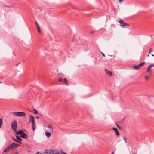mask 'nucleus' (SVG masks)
<instances>
[{"mask_svg":"<svg viewBox=\"0 0 154 154\" xmlns=\"http://www.w3.org/2000/svg\"><path fill=\"white\" fill-rule=\"evenodd\" d=\"M20 144H17L13 142V143L10 145L8 147H6L3 151L4 153L8 152L20 146Z\"/></svg>","mask_w":154,"mask_h":154,"instance_id":"obj_1","label":"nucleus"},{"mask_svg":"<svg viewBox=\"0 0 154 154\" xmlns=\"http://www.w3.org/2000/svg\"><path fill=\"white\" fill-rule=\"evenodd\" d=\"M58 81L59 82H62L63 84L66 85H69L68 81L66 78H64L63 80L62 77H60L58 79Z\"/></svg>","mask_w":154,"mask_h":154,"instance_id":"obj_2","label":"nucleus"},{"mask_svg":"<svg viewBox=\"0 0 154 154\" xmlns=\"http://www.w3.org/2000/svg\"><path fill=\"white\" fill-rule=\"evenodd\" d=\"M13 114L17 116H26V113L24 112H13Z\"/></svg>","mask_w":154,"mask_h":154,"instance_id":"obj_3","label":"nucleus"},{"mask_svg":"<svg viewBox=\"0 0 154 154\" xmlns=\"http://www.w3.org/2000/svg\"><path fill=\"white\" fill-rule=\"evenodd\" d=\"M17 121L15 120L12 122L11 124L12 129L14 131H16L17 130Z\"/></svg>","mask_w":154,"mask_h":154,"instance_id":"obj_4","label":"nucleus"},{"mask_svg":"<svg viewBox=\"0 0 154 154\" xmlns=\"http://www.w3.org/2000/svg\"><path fill=\"white\" fill-rule=\"evenodd\" d=\"M119 22L120 23L121 26L122 27H124L125 26L127 27L129 26V25L128 23H124V21L121 19L119 21Z\"/></svg>","mask_w":154,"mask_h":154,"instance_id":"obj_5","label":"nucleus"},{"mask_svg":"<svg viewBox=\"0 0 154 154\" xmlns=\"http://www.w3.org/2000/svg\"><path fill=\"white\" fill-rule=\"evenodd\" d=\"M145 63V62H143L137 66H134L133 67L134 69H139V67L143 66Z\"/></svg>","mask_w":154,"mask_h":154,"instance_id":"obj_6","label":"nucleus"},{"mask_svg":"<svg viewBox=\"0 0 154 154\" xmlns=\"http://www.w3.org/2000/svg\"><path fill=\"white\" fill-rule=\"evenodd\" d=\"M53 154H67V153L64 152L62 150H61V151L60 152L54 150H53Z\"/></svg>","mask_w":154,"mask_h":154,"instance_id":"obj_7","label":"nucleus"},{"mask_svg":"<svg viewBox=\"0 0 154 154\" xmlns=\"http://www.w3.org/2000/svg\"><path fill=\"white\" fill-rule=\"evenodd\" d=\"M20 137L23 138L27 139L28 136L26 134L23 132L22 134L20 136Z\"/></svg>","mask_w":154,"mask_h":154,"instance_id":"obj_8","label":"nucleus"},{"mask_svg":"<svg viewBox=\"0 0 154 154\" xmlns=\"http://www.w3.org/2000/svg\"><path fill=\"white\" fill-rule=\"evenodd\" d=\"M30 118V121H31L32 124H35L34 118L33 116L31 115L29 116Z\"/></svg>","mask_w":154,"mask_h":154,"instance_id":"obj_9","label":"nucleus"},{"mask_svg":"<svg viewBox=\"0 0 154 154\" xmlns=\"http://www.w3.org/2000/svg\"><path fill=\"white\" fill-rule=\"evenodd\" d=\"M105 71L106 74L110 76H112V73L111 72L108 70L107 69H105Z\"/></svg>","mask_w":154,"mask_h":154,"instance_id":"obj_10","label":"nucleus"},{"mask_svg":"<svg viewBox=\"0 0 154 154\" xmlns=\"http://www.w3.org/2000/svg\"><path fill=\"white\" fill-rule=\"evenodd\" d=\"M112 129L116 133V135L118 136H119V134L118 132V131L117 130V129L115 128H112Z\"/></svg>","mask_w":154,"mask_h":154,"instance_id":"obj_11","label":"nucleus"},{"mask_svg":"<svg viewBox=\"0 0 154 154\" xmlns=\"http://www.w3.org/2000/svg\"><path fill=\"white\" fill-rule=\"evenodd\" d=\"M45 152L46 154H53V150H47L45 151Z\"/></svg>","mask_w":154,"mask_h":154,"instance_id":"obj_12","label":"nucleus"},{"mask_svg":"<svg viewBox=\"0 0 154 154\" xmlns=\"http://www.w3.org/2000/svg\"><path fill=\"white\" fill-rule=\"evenodd\" d=\"M23 132V131L20 130L18 131H16V133L17 134H20L21 135L22 134Z\"/></svg>","mask_w":154,"mask_h":154,"instance_id":"obj_13","label":"nucleus"},{"mask_svg":"<svg viewBox=\"0 0 154 154\" xmlns=\"http://www.w3.org/2000/svg\"><path fill=\"white\" fill-rule=\"evenodd\" d=\"M45 134L47 136H48V137H50L51 135V133L48 131L46 132L45 133Z\"/></svg>","mask_w":154,"mask_h":154,"instance_id":"obj_14","label":"nucleus"},{"mask_svg":"<svg viewBox=\"0 0 154 154\" xmlns=\"http://www.w3.org/2000/svg\"><path fill=\"white\" fill-rule=\"evenodd\" d=\"M16 138L17 140L20 141H22V139L20 138V137L18 136H16Z\"/></svg>","mask_w":154,"mask_h":154,"instance_id":"obj_15","label":"nucleus"},{"mask_svg":"<svg viewBox=\"0 0 154 154\" xmlns=\"http://www.w3.org/2000/svg\"><path fill=\"white\" fill-rule=\"evenodd\" d=\"M3 124L2 119V118L0 119V128H1Z\"/></svg>","mask_w":154,"mask_h":154,"instance_id":"obj_16","label":"nucleus"},{"mask_svg":"<svg viewBox=\"0 0 154 154\" xmlns=\"http://www.w3.org/2000/svg\"><path fill=\"white\" fill-rule=\"evenodd\" d=\"M13 140L14 141H16L20 144H21V142H20V141L18 140H17V139H14V138H13Z\"/></svg>","mask_w":154,"mask_h":154,"instance_id":"obj_17","label":"nucleus"},{"mask_svg":"<svg viewBox=\"0 0 154 154\" xmlns=\"http://www.w3.org/2000/svg\"><path fill=\"white\" fill-rule=\"evenodd\" d=\"M32 129L33 131H34L35 129V124H32Z\"/></svg>","mask_w":154,"mask_h":154,"instance_id":"obj_18","label":"nucleus"},{"mask_svg":"<svg viewBox=\"0 0 154 154\" xmlns=\"http://www.w3.org/2000/svg\"><path fill=\"white\" fill-rule=\"evenodd\" d=\"M151 67V65H150L149 66V67H148V68L147 69V72H149L150 70V68H151V67Z\"/></svg>","mask_w":154,"mask_h":154,"instance_id":"obj_19","label":"nucleus"},{"mask_svg":"<svg viewBox=\"0 0 154 154\" xmlns=\"http://www.w3.org/2000/svg\"><path fill=\"white\" fill-rule=\"evenodd\" d=\"M153 51L152 49V48H150L149 51V54H150L151 52Z\"/></svg>","mask_w":154,"mask_h":154,"instance_id":"obj_20","label":"nucleus"},{"mask_svg":"<svg viewBox=\"0 0 154 154\" xmlns=\"http://www.w3.org/2000/svg\"><path fill=\"white\" fill-rule=\"evenodd\" d=\"M37 29L38 31V32H41V29L40 27V26H37Z\"/></svg>","mask_w":154,"mask_h":154,"instance_id":"obj_21","label":"nucleus"},{"mask_svg":"<svg viewBox=\"0 0 154 154\" xmlns=\"http://www.w3.org/2000/svg\"><path fill=\"white\" fill-rule=\"evenodd\" d=\"M116 125L117 127L119 129H121L122 128V127H119L118 125L116 122Z\"/></svg>","mask_w":154,"mask_h":154,"instance_id":"obj_22","label":"nucleus"},{"mask_svg":"<svg viewBox=\"0 0 154 154\" xmlns=\"http://www.w3.org/2000/svg\"><path fill=\"white\" fill-rule=\"evenodd\" d=\"M34 113L35 114H37L38 112V111H37L35 109H34Z\"/></svg>","mask_w":154,"mask_h":154,"instance_id":"obj_23","label":"nucleus"},{"mask_svg":"<svg viewBox=\"0 0 154 154\" xmlns=\"http://www.w3.org/2000/svg\"><path fill=\"white\" fill-rule=\"evenodd\" d=\"M35 24H36V25L37 26H39L38 25L37 22L36 21H35Z\"/></svg>","mask_w":154,"mask_h":154,"instance_id":"obj_24","label":"nucleus"},{"mask_svg":"<svg viewBox=\"0 0 154 154\" xmlns=\"http://www.w3.org/2000/svg\"><path fill=\"white\" fill-rule=\"evenodd\" d=\"M123 138H124V139L125 141V142L126 143V140L127 139V138L125 137H123Z\"/></svg>","mask_w":154,"mask_h":154,"instance_id":"obj_25","label":"nucleus"},{"mask_svg":"<svg viewBox=\"0 0 154 154\" xmlns=\"http://www.w3.org/2000/svg\"><path fill=\"white\" fill-rule=\"evenodd\" d=\"M48 128H53L51 127L50 125H48Z\"/></svg>","mask_w":154,"mask_h":154,"instance_id":"obj_26","label":"nucleus"},{"mask_svg":"<svg viewBox=\"0 0 154 154\" xmlns=\"http://www.w3.org/2000/svg\"><path fill=\"white\" fill-rule=\"evenodd\" d=\"M147 78H148V77L147 76H145V79L146 80H147Z\"/></svg>","mask_w":154,"mask_h":154,"instance_id":"obj_27","label":"nucleus"},{"mask_svg":"<svg viewBox=\"0 0 154 154\" xmlns=\"http://www.w3.org/2000/svg\"><path fill=\"white\" fill-rule=\"evenodd\" d=\"M101 54L103 56V57H105V55L103 53H101Z\"/></svg>","mask_w":154,"mask_h":154,"instance_id":"obj_28","label":"nucleus"},{"mask_svg":"<svg viewBox=\"0 0 154 154\" xmlns=\"http://www.w3.org/2000/svg\"><path fill=\"white\" fill-rule=\"evenodd\" d=\"M150 65L151 66V67H154V64H151Z\"/></svg>","mask_w":154,"mask_h":154,"instance_id":"obj_29","label":"nucleus"},{"mask_svg":"<svg viewBox=\"0 0 154 154\" xmlns=\"http://www.w3.org/2000/svg\"><path fill=\"white\" fill-rule=\"evenodd\" d=\"M123 0H119V2H121Z\"/></svg>","mask_w":154,"mask_h":154,"instance_id":"obj_30","label":"nucleus"},{"mask_svg":"<svg viewBox=\"0 0 154 154\" xmlns=\"http://www.w3.org/2000/svg\"><path fill=\"white\" fill-rule=\"evenodd\" d=\"M36 118H37V119H38L39 118V116H36Z\"/></svg>","mask_w":154,"mask_h":154,"instance_id":"obj_31","label":"nucleus"},{"mask_svg":"<svg viewBox=\"0 0 154 154\" xmlns=\"http://www.w3.org/2000/svg\"><path fill=\"white\" fill-rule=\"evenodd\" d=\"M40 152H38L36 154H41V153H39Z\"/></svg>","mask_w":154,"mask_h":154,"instance_id":"obj_32","label":"nucleus"},{"mask_svg":"<svg viewBox=\"0 0 154 154\" xmlns=\"http://www.w3.org/2000/svg\"><path fill=\"white\" fill-rule=\"evenodd\" d=\"M94 31H92V32H91V33H94Z\"/></svg>","mask_w":154,"mask_h":154,"instance_id":"obj_33","label":"nucleus"},{"mask_svg":"<svg viewBox=\"0 0 154 154\" xmlns=\"http://www.w3.org/2000/svg\"><path fill=\"white\" fill-rule=\"evenodd\" d=\"M151 55L152 56L154 57V55L152 54H151Z\"/></svg>","mask_w":154,"mask_h":154,"instance_id":"obj_34","label":"nucleus"},{"mask_svg":"<svg viewBox=\"0 0 154 154\" xmlns=\"http://www.w3.org/2000/svg\"><path fill=\"white\" fill-rule=\"evenodd\" d=\"M111 154H114V152H112Z\"/></svg>","mask_w":154,"mask_h":154,"instance_id":"obj_35","label":"nucleus"},{"mask_svg":"<svg viewBox=\"0 0 154 154\" xmlns=\"http://www.w3.org/2000/svg\"><path fill=\"white\" fill-rule=\"evenodd\" d=\"M125 117H124L123 119V120H124L125 119Z\"/></svg>","mask_w":154,"mask_h":154,"instance_id":"obj_36","label":"nucleus"},{"mask_svg":"<svg viewBox=\"0 0 154 154\" xmlns=\"http://www.w3.org/2000/svg\"><path fill=\"white\" fill-rule=\"evenodd\" d=\"M30 121H30V120L28 122L29 123H30Z\"/></svg>","mask_w":154,"mask_h":154,"instance_id":"obj_37","label":"nucleus"},{"mask_svg":"<svg viewBox=\"0 0 154 154\" xmlns=\"http://www.w3.org/2000/svg\"><path fill=\"white\" fill-rule=\"evenodd\" d=\"M16 154H18V152H16Z\"/></svg>","mask_w":154,"mask_h":154,"instance_id":"obj_38","label":"nucleus"},{"mask_svg":"<svg viewBox=\"0 0 154 154\" xmlns=\"http://www.w3.org/2000/svg\"><path fill=\"white\" fill-rule=\"evenodd\" d=\"M147 56V57H149V54H148V55Z\"/></svg>","mask_w":154,"mask_h":154,"instance_id":"obj_39","label":"nucleus"},{"mask_svg":"<svg viewBox=\"0 0 154 154\" xmlns=\"http://www.w3.org/2000/svg\"><path fill=\"white\" fill-rule=\"evenodd\" d=\"M18 65V64H17V65H16V66H17V65Z\"/></svg>","mask_w":154,"mask_h":154,"instance_id":"obj_40","label":"nucleus"},{"mask_svg":"<svg viewBox=\"0 0 154 154\" xmlns=\"http://www.w3.org/2000/svg\"><path fill=\"white\" fill-rule=\"evenodd\" d=\"M61 75H63V74H61Z\"/></svg>","mask_w":154,"mask_h":154,"instance_id":"obj_41","label":"nucleus"},{"mask_svg":"<svg viewBox=\"0 0 154 154\" xmlns=\"http://www.w3.org/2000/svg\"><path fill=\"white\" fill-rule=\"evenodd\" d=\"M2 82H0V83H1Z\"/></svg>","mask_w":154,"mask_h":154,"instance_id":"obj_42","label":"nucleus"},{"mask_svg":"<svg viewBox=\"0 0 154 154\" xmlns=\"http://www.w3.org/2000/svg\"><path fill=\"white\" fill-rule=\"evenodd\" d=\"M134 154H136V153H134Z\"/></svg>","mask_w":154,"mask_h":154,"instance_id":"obj_43","label":"nucleus"}]
</instances>
